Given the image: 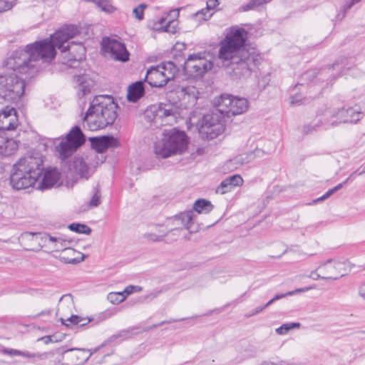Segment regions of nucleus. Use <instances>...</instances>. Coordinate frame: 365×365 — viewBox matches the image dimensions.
I'll list each match as a JSON object with an SVG mask.
<instances>
[{"mask_svg": "<svg viewBox=\"0 0 365 365\" xmlns=\"http://www.w3.org/2000/svg\"><path fill=\"white\" fill-rule=\"evenodd\" d=\"M247 38L244 29L231 30L220 43L219 58L223 65L230 69V74L236 79L249 77L256 68L260 56L254 48L243 47Z\"/></svg>", "mask_w": 365, "mask_h": 365, "instance_id": "1", "label": "nucleus"}, {"mask_svg": "<svg viewBox=\"0 0 365 365\" xmlns=\"http://www.w3.org/2000/svg\"><path fill=\"white\" fill-rule=\"evenodd\" d=\"M56 51L48 39H43L19 48L4 61L8 69L29 77L34 76L55 58Z\"/></svg>", "mask_w": 365, "mask_h": 365, "instance_id": "2", "label": "nucleus"}, {"mask_svg": "<svg viewBox=\"0 0 365 365\" xmlns=\"http://www.w3.org/2000/svg\"><path fill=\"white\" fill-rule=\"evenodd\" d=\"M117 108L113 97L96 96L83 118L84 128L95 131L113 125L118 117Z\"/></svg>", "mask_w": 365, "mask_h": 365, "instance_id": "3", "label": "nucleus"}, {"mask_svg": "<svg viewBox=\"0 0 365 365\" xmlns=\"http://www.w3.org/2000/svg\"><path fill=\"white\" fill-rule=\"evenodd\" d=\"M42 156L28 155L21 158L14 165L10 177L12 187L16 190L30 187L36 183L43 170Z\"/></svg>", "mask_w": 365, "mask_h": 365, "instance_id": "4", "label": "nucleus"}, {"mask_svg": "<svg viewBox=\"0 0 365 365\" xmlns=\"http://www.w3.org/2000/svg\"><path fill=\"white\" fill-rule=\"evenodd\" d=\"M78 32V28L76 26H66L56 31L48 38L54 46L55 50L58 48L62 53L68 51L63 58V63L71 68L77 67L86 56V48L81 43H76L73 41L64 46V43L73 38Z\"/></svg>", "mask_w": 365, "mask_h": 365, "instance_id": "5", "label": "nucleus"}, {"mask_svg": "<svg viewBox=\"0 0 365 365\" xmlns=\"http://www.w3.org/2000/svg\"><path fill=\"white\" fill-rule=\"evenodd\" d=\"M187 145V139L185 132L172 130L165 133L161 140L155 143L154 150L158 157L165 158L181 153Z\"/></svg>", "mask_w": 365, "mask_h": 365, "instance_id": "6", "label": "nucleus"}, {"mask_svg": "<svg viewBox=\"0 0 365 365\" xmlns=\"http://www.w3.org/2000/svg\"><path fill=\"white\" fill-rule=\"evenodd\" d=\"M25 81L16 74L0 75V97L7 101L17 102L25 93Z\"/></svg>", "mask_w": 365, "mask_h": 365, "instance_id": "7", "label": "nucleus"}, {"mask_svg": "<svg viewBox=\"0 0 365 365\" xmlns=\"http://www.w3.org/2000/svg\"><path fill=\"white\" fill-rule=\"evenodd\" d=\"M217 110L225 117L240 115L248 109V101L244 98L222 94L215 101Z\"/></svg>", "mask_w": 365, "mask_h": 365, "instance_id": "8", "label": "nucleus"}, {"mask_svg": "<svg viewBox=\"0 0 365 365\" xmlns=\"http://www.w3.org/2000/svg\"><path fill=\"white\" fill-rule=\"evenodd\" d=\"M41 240L44 244L53 242L54 245V250L56 252L61 250L58 256L60 260L66 264H76L84 260V255L71 247L63 248L66 241L61 237H54L48 234H43L41 236Z\"/></svg>", "mask_w": 365, "mask_h": 365, "instance_id": "9", "label": "nucleus"}, {"mask_svg": "<svg viewBox=\"0 0 365 365\" xmlns=\"http://www.w3.org/2000/svg\"><path fill=\"white\" fill-rule=\"evenodd\" d=\"M224 116L215 108L210 113L203 116L199 129L200 135L207 139H213L220 135L225 130Z\"/></svg>", "mask_w": 365, "mask_h": 365, "instance_id": "10", "label": "nucleus"}, {"mask_svg": "<svg viewBox=\"0 0 365 365\" xmlns=\"http://www.w3.org/2000/svg\"><path fill=\"white\" fill-rule=\"evenodd\" d=\"M85 142V137L78 126L73 127L56 150L62 160L71 155Z\"/></svg>", "mask_w": 365, "mask_h": 365, "instance_id": "11", "label": "nucleus"}, {"mask_svg": "<svg viewBox=\"0 0 365 365\" xmlns=\"http://www.w3.org/2000/svg\"><path fill=\"white\" fill-rule=\"evenodd\" d=\"M212 67V62L207 60L202 53H198L188 56L184 64V71L192 78H200Z\"/></svg>", "mask_w": 365, "mask_h": 365, "instance_id": "12", "label": "nucleus"}, {"mask_svg": "<svg viewBox=\"0 0 365 365\" xmlns=\"http://www.w3.org/2000/svg\"><path fill=\"white\" fill-rule=\"evenodd\" d=\"M194 215L193 211L188 210L169 218L166 222V226L168 229L167 231L168 234L171 232L174 235L178 236L180 232L182 231L183 228H185L190 232H195L192 227Z\"/></svg>", "mask_w": 365, "mask_h": 365, "instance_id": "13", "label": "nucleus"}, {"mask_svg": "<svg viewBox=\"0 0 365 365\" xmlns=\"http://www.w3.org/2000/svg\"><path fill=\"white\" fill-rule=\"evenodd\" d=\"M102 51L111 58L125 62L129 59V53L124 43L108 37L103 38L101 43Z\"/></svg>", "mask_w": 365, "mask_h": 365, "instance_id": "14", "label": "nucleus"}, {"mask_svg": "<svg viewBox=\"0 0 365 365\" xmlns=\"http://www.w3.org/2000/svg\"><path fill=\"white\" fill-rule=\"evenodd\" d=\"M179 9L171 10L165 16L153 21V29L159 31L175 34L177 31Z\"/></svg>", "mask_w": 365, "mask_h": 365, "instance_id": "15", "label": "nucleus"}, {"mask_svg": "<svg viewBox=\"0 0 365 365\" xmlns=\"http://www.w3.org/2000/svg\"><path fill=\"white\" fill-rule=\"evenodd\" d=\"M99 349V347L94 349H77L73 348L64 350L63 355H66V358L71 361L67 365H83L89 358Z\"/></svg>", "mask_w": 365, "mask_h": 365, "instance_id": "16", "label": "nucleus"}, {"mask_svg": "<svg viewBox=\"0 0 365 365\" xmlns=\"http://www.w3.org/2000/svg\"><path fill=\"white\" fill-rule=\"evenodd\" d=\"M95 154H90L86 157L76 156L74 158L73 166L75 172L81 178L88 179L92 174L91 161L96 158Z\"/></svg>", "mask_w": 365, "mask_h": 365, "instance_id": "17", "label": "nucleus"}, {"mask_svg": "<svg viewBox=\"0 0 365 365\" xmlns=\"http://www.w3.org/2000/svg\"><path fill=\"white\" fill-rule=\"evenodd\" d=\"M150 111L153 114V120L156 124L159 123L163 125L175 121L173 112L169 106L163 104L153 106L150 107Z\"/></svg>", "mask_w": 365, "mask_h": 365, "instance_id": "18", "label": "nucleus"}, {"mask_svg": "<svg viewBox=\"0 0 365 365\" xmlns=\"http://www.w3.org/2000/svg\"><path fill=\"white\" fill-rule=\"evenodd\" d=\"M17 125L16 110L6 106L0 112V130H13Z\"/></svg>", "mask_w": 365, "mask_h": 365, "instance_id": "19", "label": "nucleus"}, {"mask_svg": "<svg viewBox=\"0 0 365 365\" xmlns=\"http://www.w3.org/2000/svg\"><path fill=\"white\" fill-rule=\"evenodd\" d=\"M91 147L97 153H103L110 148H117L119 143L117 138L110 135L91 138Z\"/></svg>", "mask_w": 365, "mask_h": 365, "instance_id": "20", "label": "nucleus"}, {"mask_svg": "<svg viewBox=\"0 0 365 365\" xmlns=\"http://www.w3.org/2000/svg\"><path fill=\"white\" fill-rule=\"evenodd\" d=\"M60 173L56 168L48 169L44 172L42 181L39 183L38 189H50L60 185Z\"/></svg>", "mask_w": 365, "mask_h": 365, "instance_id": "21", "label": "nucleus"}, {"mask_svg": "<svg viewBox=\"0 0 365 365\" xmlns=\"http://www.w3.org/2000/svg\"><path fill=\"white\" fill-rule=\"evenodd\" d=\"M341 269L340 262H334L332 260H328L327 262L321 264L316 271H319L322 274V279H337Z\"/></svg>", "mask_w": 365, "mask_h": 365, "instance_id": "22", "label": "nucleus"}, {"mask_svg": "<svg viewBox=\"0 0 365 365\" xmlns=\"http://www.w3.org/2000/svg\"><path fill=\"white\" fill-rule=\"evenodd\" d=\"M145 81L153 87H163L168 82L158 66L147 71Z\"/></svg>", "mask_w": 365, "mask_h": 365, "instance_id": "23", "label": "nucleus"}, {"mask_svg": "<svg viewBox=\"0 0 365 365\" xmlns=\"http://www.w3.org/2000/svg\"><path fill=\"white\" fill-rule=\"evenodd\" d=\"M60 320L63 325L66 326V327L73 329L74 327H85L93 321V318L88 317H83L79 315L73 314L66 319L61 318Z\"/></svg>", "mask_w": 365, "mask_h": 365, "instance_id": "24", "label": "nucleus"}, {"mask_svg": "<svg viewBox=\"0 0 365 365\" xmlns=\"http://www.w3.org/2000/svg\"><path fill=\"white\" fill-rule=\"evenodd\" d=\"M18 149V144L12 138L0 135V154L9 156L13 154Z\"/></svg>", "mask_w": 365, "mask_h": 365, "instance_id": "25", "label": "nucleus"}, {"mask_svg": "<svg viewBox=\"0 0 365 365\" xmlns=\"http://www.w3.org/2000/svg\"><path fill=\"white\" fill-rule=\"evenodd\" d=\"M144 92L143 83L137 81L128 87V100L130 102H136L144 95Z\"/></svg>", "mask_w": 365, "mask_h": 365, "instance_id": "26", "label": "nucleus"}, {"mask_svg": "<svg viewBox=\"0 0 365 365\" xmlns=\"http://www.w3.org/2000/svg\"><path fill=\"white\" fill-rule=\"evenodd\" d=\"M364 116L359 108H349L344 113V123L356 124Z\"/></svg>", "mask_w": 365, "mask_h": 365, "instance_id": "27", "label": "nucleus"}, {"mask_svg": "<svg viewBox=\"0 0 365 365\" xmlns=\"http://www.w3.org/2000/svg\"><path fill=\"white\" fill-rule=\"evenodd\" d=\"M157 66L163 71L168 81L173 79L178 73V67L172 61L164 62Z\"/></svg>", "mask_w": 365, "mask_h": 365, "instance_id": "28", "label": "nucleus"}, {"mask_svg": "<svg viewBox=\"0 0 365 365\" xmlns=\"http://www.w3.org/2000/svg\"><path fill=\"white\" fill-rule=\"evenodd\" d=\"M77 82L78 83V96L80 98L91 92V84L87 81V76L86 75L78 76Z\"/></svg>", "mask_w": 365, "mask_h": 365, "instance_id": "29", "label": "nucleus"}, {"mask_svg": "<svg viewBox=\"0 0 365 365\" xmlns=\"http://www.w3.org/2000/svg\"><path fill=\"white\" fill-rule=\"evenodd\" d=\"M193 209L199 214H207L212 211L213 209V205L209 200L205 199H199L194 203Z\"/></svg>", "mask_w": 365, "mask_h": 365, "instance_id": "30", "label": "nucleus"}, {"mask_svg": "<svg viewBox=\"0 0 365 365\" xmlns=\"http://www.w3.org/2000/svg\"><path fill=\"white\" fill-rule=\"evenodd\" d=\"M262 153V150L256 149L253 152L246 154L245 157L242 155L237 156L233 160L237 164L243 165L251 162L256 157H259Z\"/></svg>", "mask_w": 365, "mask_h": 365, "instance_id": "31", "label": "nucleus"}, {"mask_svg": "<svg viewBox=\"0 0 365 365\" xmlns=\"http://www.w3.org/2000/svg\"><path fill=\"white\" fill-rule=\"evenodd\" d=\"M315 288H316V286L313 285L311 287H304V288L297 289L294 291L288 292L285 294H277L266 304V306H270L277 300L281 299L287 296H291V295H293L295 293H298V292H307V291H309L310 289H315Z\"/></svg>", "mask_w": 365, "mask_h": 365, "instance_id": "32", "label": "nucleus"}, {"mask_svg": "<svg viewBox=\"0 0 365 365\" xmlns=\"http://www.w3.org/2000/svg\"><path fill=\"white\" fill-rule=\"evenodd\" d=\"M3 352L9 356H21L26 358H35L38 357L41 359L42 354L30 353L29 351H22L14 349H5Z\"/></svg>", "mask_w": 365, "mask_h": 365, "instance_id": "33", "label": "nucleus"}, {"mask_svg": "<svg viewBox=\"0 0 365 365\" xmlns=\"http://www.w3.org/2000/svg\"><path fill=\"white\" fill-rule=\"evenodd\" d=\"M68 228L77 233H83L89 235L91 232V229L86 225L79 223H72L68 225Z\"/></svg>", "mask_w": 365, "mask_h": 365, "instance_id": "34", "label": "nucleus"}, {"mask_svg": "<svg viewBox=\"0 0 365 365\" xmlns=\"http://www.w3.org/2000/svg\"><path fill=\"white\" fill-rule=\"evenodd\" d=\"M96 3L102 11L106 13H113L115 10L110 0H96Z\"/></svg>", "mask_w": 365, "mask_h": 365, "instance_id": "35", "label": "nucleus"}, {"mask_svg": "<svg viewBox=\"0 0 365 365\" xmlns=\"http://www.w3.org/2000/svg\"><path fill=\"white\" fill-rule=\"evenodd\" d=\"M178 92L183 97L187 96L189 98H196L195 95L197 93V90L194 86H187L180 87Z\"/></svg>", "mask_w": 365, "mask_h": 365, "instance_id": "36", "label": "nucleus"}, {"mask_svg": "<svg viewBox=\"0 0 365 365\" xmlns=\"http://www.w3.org/2000/svg\"><path fill=\"white\" fill-rule=\"evenodd\" d=\"M101 194L98 185L93 188V195L89 202L91 207H98L101 204Z\"/></svg>", "mask_w": 365, "mask_h": 365, "instance_id": "37", "label": "nucleus"}, {"mask_svg": "<svg viewBox=\"0 0 365 365\" xmlns=\"http://www.w3.org/2000/svg\"><path fill=\"white\" fill-rule=\"evenodd\" d=\"M300 327L299 323H289L284 324L280 327L276 329V332L279 335L286 334L289 331L294 328H299Z\"/></svg>", "mask_w": 365, "mask_h": 365, "instance_id": "38", "label": "nucleus"}, {"mask_svg": "<svg viewBox=\"0 0 365 365\" xmlns=\"http://www.w3.org/2000/svg\"><path fill=\"white\" fill-rule=\"evenodd\" d=\"M212 12L210 11L208 9L205 8L194 14L193 16L198 21H207L212 16Z\"/></svg>", "mask_w": 365, "mask_h": 365, "instance_id": "39", "label": "nucleus"}, {"mask_svg": "<svg viewBox=\"0 0 365 365\" xmlns=\"http://www.w3.org/2000/svg\"><path fill=\"white\" fill-rule=\"evenodd\" d=\"M212 12L210 11L208 9L205 8L194 14L193 16L198 21H207L212 16Z\"/></svg>", "mask_w": 365, "mask_h": 365, "instance_id": "40", "label": "nucleus"}, {"mask_svg": "<svg viewBox=\"0 0 365 365\" xmlns=\"http://www.w3.org/2000/svg\"><path fill=\"white\" fill-rule=\"evenodd\" d=\"M108 299L113 304H118L125 299V297L122 292H110L108 295Z\"/></svg>", "mask_w": 365, "mask_h": 365, "instance_id": "41", "label": "nucleus"}, {"mask_svg": "<svg viewBox=\"0 0 365 365\" xmlns=\"http://www.w3.org/2000/svg\"><path fill=\"white\" fill-rule=\"evenodd\" d=\"M342 187V184L341 183H339V185H337L336 186H335L334 187L329 190L324 195H323L322 196H321L320 197H318L315 200H313V203H317V202H319L321 201H323L327 198H329L330 196H331L335 192H336L337 190H339V189H341Z\"/></svg>", "mask_w": 365, "mask_h": 365, "instance_id": "42", "label": "nucleus"}, {"mask_svg": "<svg viewBox=\"0 0 365 365\" xmlns=\"http://www.w3.org/2000/svg\"><path fill=\"white\" fill-rule=\"evenodd\" d=\"M232 187L231 186L227 178L222 180L220 185L217 187L216 192L220 194H225L227 192L231 191Z\"/></svg>", "mask_w": 365, "mask_h": 365, "instance_id": "43", "label": "nucleus"}, {"mask_svg": "<svg viewBox=\"0 0 365 365\" xmlns=\"http://www.w3.org/2000/svg\"><path fill=\"white\" fill-rule=\"evenodd\" d=\"M147 7L145 4H141L133 10V14L138 20H142L144 17V9Z\"/></svg>", "mask_w": 365, "mask_h": 365, "instance_id": "44", "label": "nucleus"}, {"mask_svg": "<svg viewBox=\"0 0 365 365\" xmlns=\"http://www.w3.org/2000/svg\"><path fill=\"white\" fill-rule=\"evenodd\" d=\"M165 290H166L165 288H163V289H158V290H155V291L149 293L148 294L143 296L142 297V301L143 302L152 301L155 298L158 297L161 293H163Z\"/></svg>", "mask_w": 365, "mask_h": 365, "instance_id": "45", "label": "nucleus"}, {"mask_svg": "<svg viewBox=\"0 0 365 365\" xmlns=\"http://www.w3.org/2000/svg\"><path fill=\"white\" fill-rule=\"evenodd\" d=\"M227 178L228 179L232 188L236 186L242 185L243 183V180L240 175H234L232 176H229Z\"/></svg>", "mask_w": 365, "mask_h": 365, "instance_id": "46", "label": "nucleus"}, {"mask_svg": "<svg viewBox=\"0 0 365 365\" xmlns=\"http://www.w3.org/2000/svg\"><path fill=\"white\" fill-rule=\"evenodd\" d=\"M143 288L139 286H134V285H129L125 287V289L122 292L123 295L125 297V299L127 297L134 292H141Z\"/></svg>", "mask_w": 365, "mask_h": 365, "instance_id": "47", "label": "nucleus"}, {"mask_svg": "<svg viewBox=\"0 0 365 365\" xmlns=\"http://www.w3.org/2000/svg\"><path fill=\"white\" fill-rule=\"evenodd\" d=\"M14 5V1L0 0V13L11 9Z\"/></svg>", "mask_w": 365, "mask_h": 365, "instance_id": "48", "label": "nucleus"}, {"mask_svg": "<svg viewBox=\"0 0 365 365\" xmlns=\"http://www.w3.org/2000/svg\"><path fill=\"white\" fill-rule=\"evenodd\" d=\"M167 235H168V232H163L160 235H157L153 234V233H149V234H146L145 236L150 241H152V242H160V241L163 240V237L165 236H166Z\"/></svg>", "mask_w": 365, "mask_h": 365, "instance_id": "49", "label": "nucleus"}, {"mask_svg": "<svg viewBox=\"0 0 365 365\" xmlns=\"http://www.w3.org/2000/svg\"><path fill=\"white\" fill-rule=\"evenodd\" d=\"M341 122V115L340 113H337L336 115H332L327 121V123L331 127L339 125Z\"/></svg>", "mask_w": 365, "mask_h": 365, "instance_id": "50", "label": "nucleus"}, {"mask_svg": "<svg viewBox=\"0 0 365 365\" xmlns=\"http://www.w3.org/2000/svg\"><path fill=\"white\" fill-rule=\"evenodd\" d=\"M257 7L255 0H250V2L247 4L242 5L240 10L242 11H247L249 10L254 9L255 8Z\"/></svg>", "mask_w": 365, "mask_h": 365, "instance_id": "51", "label": "nucleus"}, {"mask_svg": "<svg viewBox=\"0 0 365 365\" xmlns=\"http://www.w3.org/2000/svg\"><path fill=\"white\" fill-rule=\"evenodd\" d=\"M361 0H349L346 1V4L344 5V13L351 9L354 5H355L356 4H358L359 2H360Z\"/></svg>", "mask_w": 365, "mask_h": 365, "instance_id": "52", "label": "nucleus"}, {"mask_svg": "<svg viewBox=\"0 0 365 365\" xmlns=\"http://www.w3.org/2000/svg\"><path fill=\"white\" fill-rule=\"evenodd\" d=\"M219 4V2L217 0H209L207 2V9H209L210 11L212 10L214 8H215Z\"/></svg>", "mask_w": 365, "mask_h": 365, "instance_id": "53", "label": "nucleus"}, {"mask_svg": "<svg viewBox=\"0 0 365 365\" xmlns=\"http://www.w3.org/2000/svg\"><path fill=\"white\" fill-rule=\"evenodd\" d=\"M343 265H344V272H346L347 269H349V272H351L352 268L355 267V265L351 264V262L349 261H346V262L344 261Z\"/></svg>", "mask_w": 365, "mask_h": 365, "instance_id": "54", "label": "nucleus"}, {"mask_svg": "<svg viewBox=\"0 0 365 365\" xmlns=\"http://www.w3.org/2000/svg\"><path fill=\"white\" fill-rule=\"evenodd\" d=\"M268 306H266V304L262 307H257L252 314H250V316H254L255 314H257L260 312H262L265 308H267Z\"/></svg>", "mask_w": 365, "mask_h": 365, "instance_id": "55", "label": "nucleus"}, {"mask_svg": "<svg viewBox=\"0 0 365 365\" xmlns=\"http://www.w3.org/2000/svg\"><path fill=\"white\" fill-rule=\"evenodd\" d=\"M322 274H321V272H319L318 274V273H316V271H313L310 273L309 277L313 279L314 280H317L319 278H322Z\"/></svg>", "mask_w": 365, "mask_h": 365, "instance_id": "56", "label": "nucleus"}, {"mask_svg": "<svg viewBox=\"0 0 365 365\" xmlns=\"http://www.w3.org/2000/svg\"><path fill=\"white\" fill-rule=\"evenodd\" d=\"M51 313V310L42 311L41 312H40V313L37 314L36 315H35L34 317L37 318V317H40L41 316L50 315Z\"/></svg>", "mask_w": 365, "mask_h": 365, "instance_id": "57", "label": "nucleus"}, {"mask_svg": "<svg viewBox=\"0 0 365 365\" xmlns=\"http://www.w3.org/2000/svg\"><path fill=\"white\" fill-rule=\"evenodd\" d=\"M178 320H176V319H170V320H168V321H163V322H160L158 324L153 325V327H157L163 325L164 324H170V323L175 322H178Z\"/></svg>", "mask_w": 365, "mask_h": 365, "instance_id": "58", "label": "nucleus"}, {"mask_svg": "<svg viewBox=\"0 0 365 365\" xmlns=\"http://www.w3.org/2000/svg\"><path fill=\"white\" fill-rule=\"evenodd\" d=\"M359 294L365 299V283L359 289Z\"/></svg>", "mask_w": 365, "mask_h": 365, "instance_id": "59", "label": "nucleus"}, {"mask_svg": "<svg viewBox=\"0 0 365 365\" xmlns=\"http://www.w3.org/2000/svg\"><path fill=\"white\" fill-rule=\"evenodd\" d=\"M257 6L268 3L267 0H255Z\"/></svg>", "mask_w": 365, "mask_h": 365, "instance_id": "60", "label": "nucleus"}, {"mask_svg": "<svg viewBox=\"0 0 365 365\" xmlns=\"http://www.w3.org/2000/svg\"><path fill=\"white\" fill-rule=\"evenodd\" d=\"M300 101V100L297 97H292L291 98V103L294 104L297 103Z\"/></svg>", "mask_w": 365, "mask_h": 365, "instance_id": "61", "label": "nucleus"}, {"mask_svg": "<svg viewBox=\"0 0 365 365\" xmlns=\"http://www.w3.org/2000/svg\"><path fill=\"white\" fill-rule=\"evenodd\" d=\"M129 334V331H126V330H124V331H122L120 336H127Z\"/></svg>", "mask_w": 365, "mask_h": 365, "instance_id": "62", "label": "nucleus"}, {"mask_svg": "<svg viewBox=\"0 0 365 365\" xmlns=\"http://www.w3.org/2000/svg\"><path fill=\"white\" fill-rule=\"evenodd\" d=\"M348 274L347 272L344 273V274H343V276H345V275H346V274Z\"/></svg>", "mask_w": 365, "mask_h": 365, "instance_id": "63", "label": "nucleus"}, {"mask_svg": "<svg viewBox=\"0 0 365 365\" xmlns=\"http://www.w3.org/2000/svg\"><path fill=\"white\" fill-rule=\"evenodd\" d=\"M343 71H344V74H346L345 73V68H343Z\"/></svg>", "mask_w": 365, "mask_h": 365, "instance_id": "64", "label": "nucleus"}]
</instances>
